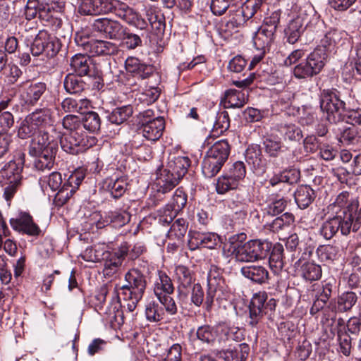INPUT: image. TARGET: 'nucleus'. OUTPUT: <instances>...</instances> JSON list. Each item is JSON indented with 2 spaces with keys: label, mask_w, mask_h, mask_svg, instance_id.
Listing matches in <instances>:
<instances>
[{
  "label": "nucleus",
  "mask_w": 361,
  "mask_h": 361,
  "mask_svg": "<svg viewBox=\"0 0 361 361\" xmlns=\"http://www.w3.org/2000/svg\"><path fill=\"white\" fill-rule=\"evenodd\" d=\"M190 160L188 157L171 155L169 157L167 169L158 178L159 191L166 193L178 185L179 180L188 172Z\"/></svg>",
  "instance_id": "nucleus-1"
},
{
  "label": "nucleus",
  "mask_w": 361,
  "mask_h": 361,
  "mask_svg": "<svg viewBox=\"0 0 361 361\" xmlns=\"http://www.w3.org/2000/svg\"><path fill=\"white\" fill-rule=\"evenodd\" d=\"M85 176L80 173L71 174L66 182L62 184L61 174L59 172H52L48 176H44L40 180L47 183L52 191L58 190L55 200L59 204H65L75 192L83 180Z\"/></svg>",
  "instance_id": "nucleus-2"
},
{
  "label": "nucleus",
  "mask_w": 361,
  "mask_h": 361,
  "mask_svg": "<svg viewBox=\"0 0 361 361\" xmlns=\"http://www.w3.org/2000/svg\"><path fill=\"white\" fill-rule=\"evenodd\" d=\"M332 216L326 220L320 228V234L326 240L331 239L338 231L343 235H348L351 231L357 232L361 225V216L351 221V214L348 216L331 214Z\"/></svg>",
  "instance_id": "nucleus-3"
},
{
  "label": "nucleus",
  "mask_w": 361,
  "mask_h": 361,
  "mask_svg": "<svg viewBox=\"0 0 361 361\" xmlns=\"http://www.w3.org/2000/svg\"><path fill=\"white\" fill-rule=\"evenodd\" d=\"M271 248V243L267 240H251L238 246L233 253L237 262H254L265 259Z\"/></svg>",
  "instance_id": "nucleus-4"
},
{
  "label": "nucleus",
  "mask_w": 361,
  "mask_h": 361,
  "mask_svg": "<svg viewBox=\"0 0 361 361\" xmlns=\"http://www.w3.org/2000/svg\"><path fill=\"white\" fill-rule=\"evenodd\" d=\"M326 63L324 49H314L303 61L295 66L293 74L296 78L306 79L319 74Z\"/></svg>",
  "instance_id": "nucleus-5"
},
{
  "label": "nucleus",
  "mask_w": 361,
  "mask_h": 361,
  "mask_svg": "<svg viewBox=\"0 0 361 361\" xmlns=\"http://www.w3.org/2000/svg\"><path fill=\"white\" fill-rule=\"evenodd\" d=\"M320 108L329 123L336 124L343 121L345 102L336 92L324 90L321 94Z\"/></svg>",
  "instance_id": "nucleus-6"
},
{
  "label": "nucleus",
  "mask_w": 361,
  "mask_h": 361,
  "mask_svg": "<svg viewBox=\"0 0 361 361\" xmlns=\"http://www.w3.org/2000/svg\"><path fill=\"white\" fill-rule=\"evenodd\" d=\"M39 135L31 140L28 153L35 155L39 150L53 147L54 151H58V139L61 137V133L57 131L53 125L39 130Z\"/></svg>",
  "instance_id": "nucleus-7"
},
{
  "label": "nucleus",
  "mask_w": 361,
  "mask_h": 361,
  "mask_svg": "<svg viewBox=\"0 0 361 361\" xmlns=\"http://www.w3.org/2000/svg\"><path fill=\"white\" fill-rule=\"evenodd\" d=\"M267 295L264 292H259L253 295L249 305L248 323L250 326H256L268 310H274L276 306L275 300L271 298L268 302H267Z\"/></svg>",
  "instance_id": "nucleus-8"
},
{
  "label": "nucleus",
  "mask_w": 361,
  "mask_h": 361,
  "mask_svg": "<svg viewBox=\"0 0 361 361\" xmlns=\"http://www.w3.org/2000/svg\"><path fill=\"white\" fill-rule=\"evenodd\" d=\"M126 284L123 286L124 294H128L129 298L140 301L145 293L147 281L144 274L138 269H130L125 275Z\"/></svg>",
  "instance_id": "nucleus-9"
},
{
  "label": "nucleus",
  "mask_w": 361,
  "mask_h": 361,
  "mask_svg": "<svg viewBox=\"0 0 361 361\" xmlns=\"http://www.w3.org/2000/svg\"><path fill=\"white\" fill-rule=\"evenodd\" d=\"M17 90L25 104L34 106L46 92L47 85L44 82H33L27 80L18 85Z\"/></svg>",
  "instance_id": "nucleus-10"
},
{
  "label": "nucleus",
  "mask_w": 361,
  "mask_h": 361,
  "mask_svg": "<svg viewBox=\"0 0 361 361\" xmlns=\"http://www.w3.org/2000/svg\"><path fill=\"white\" fill-rule=\"evenodd\" d=\"M92 29L110 39H121L125 27L118 21L108 18H97L92 23Z\"/></svg>",
  "instance_id": "nucleus-11"
},
{
  "label": "nucleus",
  "mask_w": 361,
  "mask_h": 361,
  "mask_svg": "<svg viewBox=\"0 0 361 361\" xmlns=\"http://www.w3.org/2000/svg\"><path fill=\"white\" fill-rule=\"evenodd\" d=\"M94 216L95 218L100 216L95 223L97 229L103 228L106 226L121 228L130 220V214L124 210L109 211L105 213L104 216H100L99 214H95Z\"/></svg>",
  "instance_id": "nucleus-12"
},
{
  "label": "nucleus",
  "mask_w": 361,
  "mask_h": 361,
  "mask_svg": "<svg viewBox=\"0 0 361 361\" xmlns=\"http://www.w3.org/2000/svg\"><path fill=\"white\" fill-rule=\"evenodd\" d=\"M10 224L13 230L28 235L37 236L41 232L32 217L25 212L20 213L16 218H11Z\"/></svg>",
  "instance_id": "nucleus-13"
},
{
  "label": "nucleus",
  "mask_w": 361,
  "mask_h": 361,
  "mask_svg": "<svg viewBox=\"0 0 361 361\" xmlns=\"http://www.w3.org/2000/svg\"><path fill=\"white\" fill-rule=\"evenodd\" d=\"M164 128L165 121L164 118L158 116L152 120L142 121L140 130L145 138L154 142L161 137Z\"/></svg>",
  "instance_id": "nucleus-14"
},
{
  "label": "nucleus",
  "mask_w": 361,
  "mask_h": 361,
  "mask_svg": "<svg viewBox=\"0 0 361 361\" xmlns=\"http://www.w3.org/2000/svg\"><path fill=\"white\" fill-rule=\"evenodd\" d=\"M175 279L177 281L178 291L180 298H185L188 295V289L191 286L194 278L189 268L183 265H178L175 268Z\"/></svg>",
  "instance_id": "nucleus-15"
},
{
  "label": "nucleus",
  "mask_w": 361,
  "mask_h": 361,
  "mask_svg": "<svg viewBox=\"0 0 361 361\" xmlns=\"http://www.w3.org/2000/svg\"><path fill=\"white\" fill-rule=\"evenodd\" d=\"M190 335L193 341L198 340L203 343L214 344L219 338V326L204 324L196 330L191 329Z\"/></svg>",
  "instance_id": "nucleus-16"
},
{
  "label": "nucleus",
  "mask_w": 361,
  "mask_h": 361,
  "mask_svg": "<svg viewBox=\"0 0 361 361\" xmlns=\"http://www.w3.org/2000/svg\"><path fill=\"white\" fill-rule=\"evenodd\" d=\"M295 267H299L300 276L306 281H317L322 277V267L314 262L302 263L301 259H300L295 262Z\"/></svg>",
  "instance_id": "nucleus-17"
},
{
  "label": "nucleus",
  "mask_w": 361,
  "mask_h": 361,
  "mask_svg": "<svg viewBox=\"0 0 361 361\" xmlns=\"http://www.w3.org/2000/svg\"><path fill=\"white\" fill-rule=\"evenodd\" d=\"M127 255V247H121L117 252L110 254L104 262V275L111 277L119 270L124 257Z\"/></svg>",
  "instance_id": "nucleus-18"
},
{
  "label": "nucleus",
  "mask_w": 361,
  "mask_h": 361,
  "mask_svg": "<svg viewBox=\"0 0 361 361\" xmlns=\"http://www.w3.org/2000/svg\"><path fill=\"white\" fill-rule=\"evenodd\" d=\"M56 152L57 151H54L53 147H49L45 149L39 150L35 155H31L37 157L34 163L35 168L41 171L51 169L54 165Z\"/></svg>",
  "instance_id": "nucleus-19"
},
{
  "label": "nucleus",
  "mask_w": 361,
  "mask_h": 361,
  "mask_svg": "<svg viewBox=\"0 0 361 361\" xmlns=\"http://www.w3.org/2000/svg\"><path fill=\"white\" fill-rule=\"evenodd\" d=\"M232 8L231 6L229 10V19L224 25V31L228 35L236 32L238 29L249 20L248 18L245 17V13L242 6L237 9H233Z\"/></svg>",
  "instance_id": "nucleus-20"
},
{
  "label": "nucleus",
  "mask_w": 361,
  "mask_h": 361,
  "mask_svg": "<svg viewBox=\"0 0 361 361\" xmlns=\"http://www.w3.org/2000/svg\"><path fill=\"white\" fill-rule=\"evenodd\" d=\"M228 207L235 214L239 216V218L244 219L247 213L248 199L243 192H235L231 198L228 200Z\"/></svg>",
  "instance_id": "nucleus-21"
},
{
  "label": "nucleus",
  "mask_w": 361,
  "mask_h": 361,
  "mask_svg": "<svg viewBox=\"0 0 361 361\" xmlns=\"http://www.w3.org/2000/svg\"><path fill=\"white\" fill-rule=\"evenodd\" d=\"M240 272L244 277L258 284L266 283L269 279L268 270L263 266H245L241 268Z\"/></svg>",
  "instance_id": "nucleus-22"
},
{
  "label": "nucleus",
  "mask_w": 361,
  "mask_h": 361,
  "mask_svg": "<svg viewBox=\"0 0 361 361\" xmlns=\"http://www.w3.org/2000/svg\"><path fill=\"white\" fill-rule=\"evenodd\" d=\"M307 20L303 18L300 15L293 19L288 24L286 30L287 41L290 44H295L299 39L301 34L304 32Z\"/></svg>",
  "instance_id": "nucleus-23"
},
{
  "label": "nucleus",
  "mask_w": 361,
  "mask_h": 361,
  "mask_svg": "<svg viewBox=\"0 0 361 361\" xmlns=\"http://www.w3.org/2000/svg\"><path fill=\"white\" fill-rule=\"evenodd\" d=\"M333 131L336 133L338 142L343 145H349L357 136V129L354 126H348L343 123H337L333 128Z\"/></svg>",
  "instance_id": "nucleus-24"
},
{
  "label": "nucleus",
  "mask_w": 361,
  "mask_h": 361,
  "mask_svg": "<svg viewBox=\"0 0 361 361\" xmlns=\"http://www.w3.org/2000/svg\"><path fill=\"white\" fill-rule=\"evenodd\" d=\"M27 116L38 130L51 126L53 123L51 111L47 108L37 109Z\"/></svg>",
  "instance_id": "nucleus-25"
},
{
  "label": "nucleus",
  "mask_w": 361,
  "mask_h": 361,
  "mask_svg": "<svg viewBox=\"0 0 361 361\" xmlns=\"http://www.w3.org/2000/svg\"><path fill=\"white\" fill-rule=\"evenodd\" d=\"M295 201L300 209L307 208L316 197L314 190L307 185H300L294 193Z\"/></svg>",
  "instance_id": "nucleus-26"
},
{
  "label": "nucleus",
  "mask_w": 361,
  "mask_h": 361,
  "mask_svg": "<svg viewBox=\"0 0 361 361\" xmlns=\"http://www.w3.org/2000/svg\"><path fill=\"white\" fill-rule=\"evenodd\" d=\"M41 4L35 0H27L24 8V16L26 20H31L38 16L43 20H49L51 17V10H45L42 11Z\"/></svg>",
  "instance_id": "nucleus-27"
},
{
  "label": "nucleus",
  "mask_w": 361,
  "mask_h": 361,
  "mask_svg": "<svg viewBox=\"0 0 361 361\" xmlns=\"http://www.w3.org/2000/svg\"><path fill=\"white\" fill-rule=\"evenodd\" d=\"M250 353V347L243 343L234 349H228L219 353V357L225 361H245Z\"/></svg>",
  "instance_id": "nucleus-28"
},
{
  "label": "nucleus",
  "mask_w": 361,
  "mask_h": 361,
  "mask_svg": "<svg viewBox=\"0 0 361 361\" xmlns=\"http://www.w3.org/2000/svg\"><path fill=\"white\" fill-rule=\"evenodd\" d=\"M91 63L87 55L78 54L71 58L70 66L75 75L82 77L88 75Z\"/></svg>",
  "instance_id": "nucleus-29"
},
{
  "label": "nucleus",
  "mask_w": 361,
  "mask_h": 361,
  "mask_svg": "<svg viewBox=\"0 0 361 361\" xmlns=\"http://www.w3.org/2000/svg\"><path fill=\"white\" fill-rule=\"evenodd\" d=\"M275 39V33L265 28H259L255 33L253 42L255 47L264 52L269 51Z\"/></svg>",
  "instance_id": "nucleus-30"
},
{
  "label": "nucleus",
  "mask_w": 361,
  "mask_h": 361,
  "mask_svg": "<svg viewBox=\"0 0 361 361\" xmlns=\"http://www.w3.org/2000/svg\"><path fill=\"white\" fill-rule=\"evenodd\" d=\"M343 34V32L336 30H330L321 39L320 45L316 49H324L326 59L328 53L334 51L336 45L341 42Z\"/></svg>",
  "instance_id": "nucleus-31"
},
{
  "label": "nucleus",
  "mask_w": 361,
  "mask_h": 361,
  "mask_svg": "<svg viewBox=\"0 0 361 361\" xmlns=\"http://www.w3.org/2000/svg\"><path fill=\"white\" fill-rule=\"evenodd\" d=\"M264 152L270 157H277L284 152L285 147L277 135L271 134L264 138L262 142Z\"/></svg>",
  "instance_id": "nucleus-32"
},
{
  "label": "nucleus",
  "mask_w": 361,
  "mask_h": 361,
  "mask_svg": "<svg viewBox=\"0 0 361 361\" xmlns=\"http://www.w3.org/2000/svg\"><path fill=\"white\" fill-rule=\"evenodd\" d=\"M231 146L227 140L216 142L207 151V154L225 164L230 154Z\"/></svg>",
  "instance_id": "nucleus-33"
},
{
  "label": "nucleus",
  "mask_w": 361,
  "mask_h": 361,
  "mask_svg": "<svg viewBox=\"0 0 361 361\" xmlns=\"http://www.w3.org/2000/svg\"><path fill=\"white\" fill-rule=\"evenodd\" d=\"M158 278L154 282V292L156 296L173 294L174 287L170 277L164 271H157Z\"/></svg>",
  "instance_id": "nucleus-34"
},
{
  "label": "nucleus",
  "mask_w": 361,
  "mask_h": 361,
  "mask_svg": "<svg viewBox=\"0 0 361 361\" xmlns=\"http://www.w3.org/2000/svg\"><path fill=\"white\" fill-rule=\"evenodd\" d=\"M118 51L116 44L105 40H92L90 54L92 55H114Z\"/></svg>",
  "instance_id": "nucleus-35"
},
{
  "label": "nucleus",
  "mask_w": 361,
  "mask_h": 361,
  "mask_svg": "<svg viewBox=\"0 0 361 361\" xmlns=\"http://www.w3.org/2000/svg\"><path fill=\"white\" fill-rule=\"evenodd\" d=\"M63 86L66 91L69 94H78L85 89L86 83L80 76L74 73H69L64 79Z\"/></svg>",
  "instance_id": "nucleus-36"
},
{
  "label": "nucleus",
  "mask_w": 361,
  "mask_h": 361,
  "mask_svg": "<svg viewBox=\"0 0 361 361\" xmlns=\"http://www.w3.org/2000/svg\"><path fill=\"white\" fill-rule=\"evenodd\" d=\"M133 110L130 105H125L115 108L107 116L109 122L120 125L126 122L133 114Z\"/></svg>",
  "instance_id": "nucleus-37"
},
{
  "label": "nucleus",
  "mask_w": 361,
  "mask_h": 361,
  "mask_svg": "<svg viewBox=\"0 0 361 361\" xmlns=\"http://www.w3.org/2000/svg\"><path fill=\"white\" fill-rule=\"evenodd\" d=\"M269 256V267L274 273L280 272L284 266L283 264V247L277 243L271 248Z\"/></svg>",
  "instance_id": "nucleus-38"
},
{
  "label": "nucleus",
  "mask_w": 361,
  "mask_h": 361,
  "mask_svg": "<svg viewBox=\"0 0 361 361\" xmlns=\"http://www.w3.org/2000/svg\"><path fill=\"white\" fill-rule=\"evenodd\" d=\"M357 295L353 291H346L338 295L336 308L340 312H345L352 310L357 302Z\"/></svg>",
  "instance_id": "nucleus-39"
},
{
  "label": "nucleus",
  "mask_w": 361,
  "mask_h": 361,
  "mask_svg": "<svg viewBox=\"0 0 361 361\" xmlns=\"http://www.w3.org/2000/svg\"><path fill=\"white\" fill-rule=\"evenodd\" d=\"M23 169L15 164L14 161H9L6 164L0 173L2 178L8 183H18L22 181Z\"/></svg>",
  "instance_id": "nucleus-40"
},
{
  "label": "nucleus",
  "mask_w": 361,
  "mask_h": 361,
  "mask_svg": "<svg viewBox=\"0 0 361 361\" xmlns=\"http://www.w3.org/2000/svg\"><path fill=\"white\" fill-rule=\"evenodd\" d=\"M224 165V163L207 154L202 164V173L206 178H212L220 171Z\"/></svg>",
  "instance_id": "nucleus-41"
},
{
  "label": "nucleus",
  "mask_w": 361,
  "mask_h": 361,
  "mask_svg": "<svg viewBox=\"0 0 361 361\" xmlns=\"http://www.w3.org/2000/svg\"><path fill=\"white\" fill-rule=\"evenodd\" d=\"M107 189L110 191L114 198L121 197L126 192L127 188V180L124 177L117 178L116 179L107 178L106 180Z\"/></svg>",
  "instance_id": "nucleus-42"
},
{
  "label": "nucleus",
  "mask_w": 361,
  "mask_h": 361,
  "mask_svg": "<svg viewBox=\"0 0 361 361\" xmlns=\"http://www.w3.org/2000/svg\"><path fill=\"white\" fill-rule=\"evenodd\" d=\"M71 133L75 145L79 149H81V152H85L96 144V138L94 136L87 135L83 130L72 131Z\"/></svg>",
  "instance_id": "nucleus-43"
},
{
  "label": "nucleus",
  "mask_w": 361,
  "mask_h": 361,
  "mask_svg": "<svg viewBox=\"0 0 361 361\" xmlns=\"http://www.w3.org/2000/svg\"><path fill=\"white\" fill-rule=\"evenodd\" d=\"M278 130L284 140L299 141L302 137L300 128L293 123L281 124L278 127Z\"/></svg>",
  "instance_id": "nucleus-44"
},
{
  "label": "nucleus",
  "mask_w": 361,
  "mask_h": 361,
  "mask_svg": "<svg viewBox=\"0 0 361 361\" xmlns=\"http://www.w3.org/2000/svg\"><path fill=\"white\" fill-rule=\"evenodd\" d=\"M219 329V340L224 341H234L236 342L241 341L243 338V334L241 329L236 326H220Z\"/></svg>",
  "instance_id": "nucleus-45"
},
{
  "label": "nucleus",
  "mask_w": 361,
  "mask_h": 361,
  "mask_svg": "<svg viewBox=\"0 0 361 361\" xmlns=\"http://www.w3.org/2000/svg\"><path fill=\"white\" fill-rule=\"evenodd\" d=\"M229 126L230 118L228 113L223 110L218 112L212 132L214 136H219L226 131Z\"/></svg>",
  "instance_id": "nucleus-46"
},
{
  "label": "nucleus",
  "mask_w": 361,
  "mask_h": 361,
  "mask_svg": "<svg viewBox=\"0 0 361 361\" xmlns=\"http://www.w3.org/2000/svg\"><path fill=\"white\" fill-rule=\"evenodd\" d=\"M81 123L82 130L86 129L92 133L99 130L101 126V120L99 114L94 111H88L86 113L81 120Z\"/></svg>",
  "instance_id": "nucleus-47"
},
{
  "label": "nucleus",
  "mask_w": 361,
  "mask_h": 361,
  "mask_svg": "<svg viewBox=\"0 0 361 361\" xmlns=\"http://www.w3.org/2000/svg\"><path fill=\"white\" fill-rule=\"evenodd\" d=\"M192 240H196L197 245H202L204 247L213 249L219 241V237L214 233H197Z\"/></svg>",
  "instance_id": "nucleus-48"
},
{
  "label": "nucleus",
  "mask_w": 361,
  "mask_h": 361,
  "mask_svg": "<svg viewBox=\"0 0 361 361\" xmlns=\"http://www.w3.org/2000/svg\"><path fill=\"white\" fill-rule=\"evenodd\" d=\"M226 102L230 107H242L247 102L245 94L236 90H228L225 92Z\"/></svg>",
  "instance_id": "nucleus-49"
},
{
  "label": "nucleus",
  "mask_w": 361,
  "mask_h": 361,
  "mask_svg": "<svg viewBox=\"0 0 361 361\" xmlns=\"http://www.w3.org/2000/svg\"><path fill=\"white\" fill-rule=\"evenodd\" d=\"M38 129L31 122L30 119L26 116L25 118L20 122L18 128V137L20 139L25 140L32 137L37 133Z\"/></svg>",
  "instance_id": "nucleus-50"
},
{
  "label": "nucleus",
  "mask_w": 361,
  "mask_h": 361,
  "mask_svg": "<svg viewBox=\"0 0 361 361\" xmlns=\"http://www.w3.org/2000/svg\"><path fill=\"white\" fill-rule=\"evenodd\" d=\"M238 185L237 182L225 173L218 178L216 184V190L218 194L223 195L231 190L236 189Z\"/></svg>",
  "instance_id": "nucleus-51"
},
{
  "label": "nucleus",
  "mask_w": 361,
  "mask_h": 361,
  "mask_svg": "<svg viewBox=\"0 0 361 361\" xmlns=\"http://www.w3.org/2000/svg\"><path fill=\"white\" fill-rule=\"evenodd\" d=\"M48 40V33L46 31H40L35 38L30 51L33 56H39L46 51V42Z\"/></svg>",
  "instance_id": "nucleus-52"
},
{
  "label": "nucleus",
  "mask_w": 361,
  "mask_h": 361,
  "mask_svg": "<svg viewBox=\"0 0 361 361\" xmlns=\"http://www.w3.org/2000/svg\"><path fill=\"white\" fill-rule=\"evenodd\" d=\"M338 248L331 245H320L317 249V254L322 262L334 261L336 259Z\"/></svg>",
  "instance_id": "nucleus-53"
},
{
  "label": "nucleus",
  "mask_w": 361,
  "mask_h": 361,
  "mask_svg": "<svg viewBox=\"0 0 361 361\" xmlns=\"http://www.w3.org/2000/svg\"><path fill=\"white\" fill-rule=\"evenodd\" d=\"M145 314L148 321L157 322L164 319V312L157 303L152 302L147 305Z\"/></svg>",
  "instance_id": "nucleus-54"
},
{
  "label": "nucleus",
  "mask_w": 361,
  "mask_h": 361,
  "mask_svg": "<svg viewBox=\"0 0 361 361\" xmlns=\"http://www.w3.org/2000/svg\"><path fill=\"white\" fill-rule=\"evenodd\" d=\"M338 340L341 352L345 356H348L351 351V337L345 329V327L340 328L337 331Z\"/></svg>",
  "instance_id": "nucleus-55"
},
{
  "label": "nucleus",
  "mask_w": 361,
  "mask_h": 361,
  "mask_svg": "<svg viewBox=\"0 0 361 361\" xmlns=\"http://www.w3.org/2000/svg\"><path fill=\"white\" fill-rule=\"evenodd\" d=\"M121 39L128 49H135L138 47H141L142 44L141 36L131 32L126 27H125V32Z\"/></svg>",
  "instance_id": "nucleus-56"
},
{
  "label": "nucleus",
  "mask_w": 361,
  "mask_h": 361,
  "mask_svg": "<svg viewBox=\"0 0 361 361\" xmlns=\"http://www.w3.org/2000/svg\"><path fill=\"white\" fill-rule=\"evenodd\" d=\"M262 156L261 148L258 145H252L245 151L246 161L250 164L253 165L254 167H257L260 165Z\"/></svg>",
  "instance_id": "nucleus-57"
},
{
  "label": "nucleus",
  "mask_w": 361,
  "mask_h": 361,
  "mask_svg": "<svg viewBox=\"0 0 361 361\" xmlns=\"http://www.w3.org/2000/svg\"><path fill=\"white\" fill-rule=\"evenodd\" d=\"M112 12H114L116 16L128 23V22H130V18L134 11L126 4L116 0L114 4Z\"/></svg>",
  "instance_id": "nucleus-58"
},
{
  "label": "nucleus",
  "mask_w": 361,
  "mask_h": 361,
  "mask_svg": "<svg viewBox=\"0 0 361 361\" xmlns=\"http://www.w3.org/2000/svg\"><path fill=\"white\" fill-rule=\"evenodd\" d=\"M226 173L239 184L246 175L245 164L240 161L233 163Z\"/></svg>",
  "instance_id": "nucleus-59"
},
{
  "label": "nucleus",
  "mask_w": 361,
  "mask_h": 361,
  "mask_svg": "<svg viewBox=\"0 0 361 361\" xmlns=\"http://www.w3.org/2000/svg\"><path fill=\"white\" fill-rule=\"evenodd\" d=\"M263 3L264 0H246L241 6L245 13V17L250 19L254 17L255 15L257 16L258 13L261 11Z\"/></svg>",
  "instance_id": "nucleus-60"
},
{
  "label": "nucleus",
  "mask_w": 361,
  "mask_h": 361,
  "mask_svg": "<svg viewBox=\"0 0 361 361\" xmlns=\"http://www.w3.org/2000/svg\"><path fill=\"white\" fill-rule=\"evenodd\" d=\"M147 20H149L151 27L154 30L156 35H161L164 33L165 30V20L163 16H159L154 13L152 11H147Z\"/></svg>",
  "instance_id": "nucleus-61"
},
{
  "label": "nucleus",
  "mask_w": 361,
  "mask_h": 361,
  "mask_svg": "<svg viewBox=\"0 0 361 361\" xmlns=\"http://www.w3.org/2000/svg\"><path fill=\"white\" fill-rule=\"evenodd\" d=\"M60 144L61 149L66 153L71 154H77L81 152V149H79L78 146L75 145V140L71 135V133L60 137Z\"/></svg>",
  "instance_id": "nucleus-62"
},
{
  "label": "nucleus",
  "mask_w": 361,
  "mask_h": 361,
  "mask_svg": "<svg viewBox=\"0 0 361 361\" xmlns=\"http://www.w3.org/2000/svg\"><path fill=\"white\" fill-rule=\"evenodd\" d=\"M62 125L63 127L69 130L70 133L82 130L81 120L75 115L68 114L64 116L62 120Z\"/></svg>",
  "instance_id": "nucleus-63"
},
{
  "label": "nucleus",
  "mask_w": 361,
  "mask_h": 361,
  "mask_svg": "<svg viewBox=\"0 0 361 361\" xmlns=\"http://www.w3.org/2000/svg\"><path fill=\"white\" fill-rule=\"evenodd\" d=\"M350 56L351 63L353 64L355 72L361 75V41L353 47Z\"/></svg>",
  "instance_id": "nucleus-64"
}]
</instances>
